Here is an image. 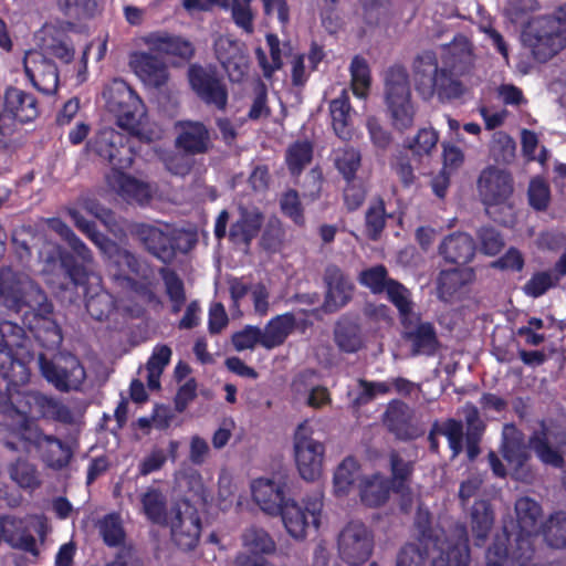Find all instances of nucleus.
Instances as JSON below:
<instances>
[{
  "mask_svg": "<svg viewBox=\"0 0 566 566\" xmlns=\"http://www.w3.org/2000/svg\"><path fill=\"white\" fill-rule=\"evenodd\" d=\"M280 206L284 216L291 218L298 226L304 224V210L296 190L289 189L284 192L280 200Z\"/></svg>",
  "mask_w": 566,
  "mask_h": 566,
  "instance_id": "338daca9",
  "label": "nucleus"
},
{
  "mask_svg": "<svg viewBox=\"0 0 566 566\" xmlns=\"http://www.w3.org/2000/svg\"><path fill=\"white\" fill-rule=\"evenodd\" d=\"M263 214L258 209H240L239 218L230 226L229 241L234 245L250 247L262 228Z\"/></svg>",
  "mask_w": 566,
  "mask_h": 566,
  "instance_id": "c756f323",
  "label": "nucleus"
},
{
  "mask_svg": "<svg viewBox=\"0 0 566 566\" xmlns=\"http://www.w3.org/2000/svg\"><path fill=\"white\" fill-rule=\"evenodd\" d=\"M158 273L164 282L166 294L171 302L172 313H179L187 300L184 281L175 270L168 266L159 268Z\"/></svg>",
  "mask_w": 566,
  "mask_h": 566,
  "instance_id": "09e8293b",
  "label": "nucleus"
},
{
  "mask_svg": "<svg viewBox=\"0 0 566 566\" xmlns=\"http://www.w3.org/2000/svg\"><path fill=\"white\" fill-rule=\"evenodd\" d=\"M544 542L554 549H566V512L552 513L539 526Z\"/></svg>",
  "mask_w": 566,
  "mask_h": 566,
  "instance_id": "79ce46f5",
  "label": "nucleus"
},
{
  "mask_svg": "<svg viewBox=\"0 0 566 566\" xmlns=\"http://www.w3.org/2000/svg\"><path fill=\"white\" fill-rule=\"evenodd\" d=\"M478 191L484 206L506 205L514 191L512 175L499 167H485L478 179Z\"/></svg>",
  "mask_w": 566,
  "mask_h": 566,
  "instance_id": "a211bd4d",
  "label": "nucleus"
},
{
  "mask_svg": "<svg viewBox=\"0 0 566 566\" xmlns=\"http://www.w3.org/2000/svg\"><path fill=\"white\" fill-rule=\"evenodd\" d=\"M388 300L397 307L401 316H407L412 311L410 293L399 281L391 279L386 286Z\"/></svg>",
  "mask_w": 566,
  "mask_h": 566,
  "instance_id": "680f3d73",
  "label": "nucleus"
},
{
  "mask_svg": "<svg viewBox=\"0 0 566 566\" xmlns=\"http://www.w3.org/2000/svg\"><path fill=\"white\" fill-rule=\"evenodd\" d=\"M451 69L441 67L440 72L436 74L432 81V87L424 91L421 97L426 101L437 96L441 103H450L454 99L462 97L464 94L463 83L453 76L452 70L455 67L454 63H451Z\"/></svg>",
  "mask_w": 566,
  "mask_h": 566,
  "instance_id": "473e14b6",
  "label": "nucleus"
},
{
  "mask_svg": "<svg viewBox=\"0 0 566 566\" xmlns=\"http://www.w3.org/2000/svg\"><path fill=\"white\" fill-rule=\"evenodd\" d=\"M522 36L537 62L545 63L554 57L566 46V3L556 15L532 20Z\"/></svg>",
  "mask_w": 566,
  "mask_h": 566,
  "instance_id": "7ed1b4c3",
  "label": "nucleus"
},
{
  "mask_svg": "<svg viewBox=\"0 0 566 566\" xmlns=\"http://www.w3.org/2000/svg\"><path fill=\"white\" fill-rule=\"evenodd\" d=\"M27 77L33 87L45 95H52L59 87V70L55 62L39 51L27 52L23 60Z\"/></svg>",
  "mask_w": 566,
  "mask_h": 566,
  "instance_id": "aec40b11",
  "label": "nucleus"
},
{
  "mask_svg": "<svg viewBox=\"0 0 566 566\" xmlns=\"http://www.w3.org/2000/svg\"><path fill=\"white\" fill-rule=\"evenodd\" d=\"M313 159V146L307 140L293 143L286 151V164L293 176L302 174Z\"/></svg>",
  "mask_w": 566,
  "mask_h": 566,
  "instance_id": "603ef678",
  "label": "nucleus"
},
{
  "mask_svg": "<svg viewBox=\"0 0 566 566\" xmlns=\"http://www.w3.org/2000/svg\"><path fill=\"white\" fill-rule=\"evenodd\" d=\"M170 535L182 552L193 551L200 541L202 523L198 509L187 499L177 501L170 510Z\"/></svg>",
  "mask_w": 566,
  "mask_h": 566,
  "instance_id": "1a4fd4ad",
  "label": "nucleus"
},
{
  "mask_svg": "<svg viewBox=\"0 0 566 566\" xmlns=\"http://www.w3.org/2000/svg\"><path fill=\"white\" fill-rule=\"evenodd\" d=\"M405 327V339L411 344L412 355L433 356L438 352L440 342L433 323L419 319L415 326Z\"/></svg>",
  "mask_w": 566,
  "mask_h": 566,
  "instance_id": "7c9ffc66",
  "label": "nucleus"
},
{
  "mask_svg": "<svg viewBox=\"0 0 566 566\" xmlns=\"http://www.w3.org/2000/svg\"><path fill=\"white\" fill-rule=\"evenodd\" d=\"M187 81L190 90L206 106L224 112L229 103V91L216 66L200 63L189 64Z\"/></svg>",
  "mask_w": 566,
  "mask_h": 566,
  "instance_id": "6e6552de",
  "label": "nucleus"
},
{
  "mask_svg": "<svg viewBox=\"0 0 566 566\" xmlns=\"http://www.w3.org/2000/svg\"><path fill=\"white\" fill-rule=\"evenodd\" d=\"M10 478L21 488L34 490L41 485L36 467L25 459H18L9 467Z\"/></svg>",
  "mask_w": 566,
  "mask_h": 566,
  "instance_id": "864d4df0",
  "label": "nucleus"
},
{
  "mask_svg": "<svg viewBox=\"0 0 566 566\" xmlns=\"http://www.w3.org/2000/svg\"><path fill=\"white\" fill-rule=\"evenodd\" d=\"M375 547L374 532L360 521L348 522L337 537L339 558L349 566L369 560Z\"/></svg>",
  "mask_w": 566,
  "mask_h": 566,
  "instance_id": "9d476101",
  "label": "nucleus"
},
{
  "mask_svg": "<svg viewBox=\"0 0 566 566\" xmlns=\"http://www.w3.org/2000/svg\"><path fill=\"white\" fill-rule=\"evenodd\" d=\"M92 150L112 167V171L130 168L135 158L132 138L114 129L99 133L92 143Z\"/></svg>",
  "mask_w": 566,
  "mask_h": 566,
  "instance_id": "dca6fc26",
  "label": "nucleus"
},
{
  "mask_svg": "<svg viewBox=\"0 0 566 566\" xmlns=\"http://www.w3.org/2000/svg\"><path fill=\"white\" fill-rule=\"evenodd\" d=\"M511 429V434L504 432L502 443V455L513 465L515 470L522 469L531 459V450L534 451L538 460L555 469H562L565 459L562 452L554 448L548 439V428L545 422H541V429L535 430L528 438V442H524L523 433L517 431L514 426L506 427Z\"/></svg>",
  "mask_w": 566,
  "mask_h": 566,
  "instance_id": "f03ea898",
  "label": "nucleus"
},
{
  "mask_svg": "<svg viewBox=\"0 0 566 566\" xmlns=\"http://www.w3.org/2000/svg\"><path fill=\"white\" fill-rule=\"evenodd\" d=\"M2 129L10 139L20 125L33 122L40 114L36 97L18 87L9 86L3 95Z\"/></svg>",
  "mask_w": 566,
  "mask_h": 566,
  "instance_id": "2eb2a0df",
  "label": "nucleus"
},
{
  "mask_svg": "<svg viewBox=\"0 0 566 566\" xmlns=\"http://www.w3.org/2000/svg\"><path fill=\"white\" fill-rule=\"evenodd\" d=\"M536 535L518 531L515 545L510 552L507 547L510 536L504 528L502 534L494 536L492 545L486 551V566H527L535 553L534 537Z\"/></svg>",
  "mask_w": 566,
  "mask_h": 566,
  "instance_id": "9b49d317",
  "label": "nucleus"
},
{
  "mask_svg": "<svg viewBox=\"0 0 566 566\" xmlns=\"http://www.w3.org/2000/svg\"><path fill=\"white\" fill-rule=\"evenodd\" d=\"M140 503L143 512L149 522L158 525L168 524L167 501L161 491L149 488L142 494Z\"/></svg>",
  "mask_w": 566,
  "mask_h": 566,
  "instance_id": "49530a36",
  "label": "nucleus"
},
{
  "mask_svg": "<svg viewBox=\"0 0 566 566\" xmlns=\"http://www.w3.org/2000/svg\"><path fill=\"white\" fill-rule=\"evenodd\" d=\"M295 327L296 318L291 312L272 317L261 329L262 347L270 350L283 345Z\"/></svg>",
  "mask_w": 566,
  "mask_h": 566,
  "instance_id": "c9c22d12",
  "label": "nucleus"
},
{
  "mask_svg": "<svg viewBox=\"0 0 566 566\" xmlns=\"http://www.w3.org/2000/svg\"><path fill=\"white\" fill-rule=\"evenodd\" d=\"M390 280L391 277L384 264L367 268L358 274L359 284L375 295L384 293Z\"/></svg>",
  "mask_w": 566,
  "mask_h": 566,
  "instance_id": "6e6d98bb",
  "label": "nucleus"
},
{
  "mask_svg": "<svg viewBox=\"0 0 566 566\" xmlns=\"http://www.w3.org/2000/svg\"><path fill=\"white\" fill-rule=\"evenodd\" d=\"M27 277L11 266H0V306L13 313L33 307L27 300Z\"/></svg>",
  "mask_w": 566,
  "mask_h": 566,
  "instance_id": "393cba45",
  "label": "nucleus"
},
{
  "mask_svg": "<svg viewBox=\"0 0 566 566\" xmlns=\"http://www.w3.org/2000/svg\"><path fill=\"white\" fill-rule=\"evenodd\" d=\"M334 340L342 352L357 353L364 344L360 325L349 317H342L335 325Z\"/></svg>",
  "mask_w": 566,
  "mask_h": 566,
  "instance_id": "a19ab883",
  "label": "nucleus"
},
{
  "mask_svg": "<svg viewBox=\"0 0 566 566\" xmlns=\"http://www.w3.org/2000/svg\"><path fill=\"white\" fill-rule=\"evenodd\" d=\"M323 280L326 285L323 304L325 312H337L350 302L355 286L338 265L328 264L325 268Z\"/></svg>",
  "mask_w": 566,
  "mask_h": 566,
  "instance_id": "b1692460",
  "label": "nucleus"
},
{
  "mask_svg": "<svg viewBox=\"0 0 566 566\" xmlns=\"http://www.w3.org/2000/svg\"><path fill=\"white\" fill-rule=\"evenodd\" d=\"M242 543L248 554L240 557L242 566H271L264 555L275 552V542L262 527H248L242 534Z\"/></svg>",
  "mask_w": 566,
  "mask_h": 566,
  "instance_id": "bb28decb",
  "label": "nucleus"
},
{
  "mask_svg": "<svg viewBox=\"0 0 566 566\" xmlns=\"http://www.w3.org/2000/svg\"><path fill=\"white\" fill-rule=\"evenodd\" d=\"M392 491L389 479L380 473H375L361 481L359 485V495L361 502L368 507H379L384 505Z\"/></svg>",
  "mask_w": 566,
  "mask_h": 566,
  "instance_id": "58836bf2",
  "label": "nucleus"
},
{
  "mask_svg": "<svg viewBox=\"0 0 566 566\" xmlns=\"http://www.w3.org/2000/svg\"><path fill=\"white\" fill-rule=\"evenodd\" d=\"M438 57L434 51L424 50L417 54L412 62L415 86L421 96L424 91L432 87V81L436 74L440 72Z\"/></svg>",
  "mask_w": 566,
  "mask_h": 566,
  "instance_id": "e433bc0d",
  "label": "nucleus"
},
{
  "mask_svg": "<svg viewBox=\"0 0 566 566\" xmlns=\"http://www.w3.org/2000/svg\"><path fill=\"white\" fill-rule=\"evenodd\" d=\"M85 308L92 318L102 322L116 310V301L111 293L102 290L86 300Z\"/></svg>",
  "mask_w": 566,
  "mask_h": 566,
  "instance_id": "5fc2aeb1",
  "label": "nucleus"
},
{
  "mask_svg": "<svg viewBox=\"0 0 566 566\" xmlns=\"http://www.w3.org/2000/svg\"><path fill=\"white\" fill-rule=\"evenodd\" d=\"M133 234L144 249L164 264H170L177 255L175 238L164 230L147 223H138Z\"/></svg>",
  "mask_w": 566,
  "mask_h": 566,
  "instance_id": "412c9836",
  "label": "nucleus"
},
{
  "mask_svg": "<svg viewBox=\"0 0 566 566\" xmlns=\"http://www.w3.org/2000/svg\"><path fill=\"white\" fill-rule=\"evenodd\" d=\"M140 41L151 52L172 59L174 66L191 64L196 55V46L189 39L166 30L148 32Z\"/></svg>",
  "mask_w": 566,
  "mask_h": 566,
  "instance_id": "f3484780",
  "label": "nucleus"
},
{
  "mask_svg": "<svg viewBox=\"0 0 566 566\" xmlns=\"http://www.w3.org/2000/svg\"><path fill=\"white\" fill-rule=\"evenodd\" d=\"M389 462L391 473L389 482L392 486V492L402 495L410 493L409 482L415 470L413 462L402 459L397 451L390 452Z\"/></svg>",
  "mask_w": 566,
  "mask_h": 566,
  "instance_id": "a18cd8bd",
  "label": "nucleus"
},
{
  "mask_svg": "<svg viewBox=\"0 0 566 566\" xmlns=\"http://www.w3.org/2000/svg\"><path fill=\"white\" fill-rule=\"evenodd\" d=\"M439 142V134L432 127L420 128L412 142L409 144V148L417 156L429 155L432 149L436 148Z\"/></svg>",
  "mask_w": 566,
  "mask_h": 566,
  "instance_id": "774afa93",
  "label": "nucleus"
},
{
  "mask_svg": "<svg viewBox=\"0 0 566 566\" xmlns=\"http://www.w3.org/2000/svg\"><path fill=\"white\" fill-rule=\"evenodd\" d=\"M106 182L109 188L126 200L144 203L148 202L151 198L148 184L127 175L124 170L111 171L106 176Z\"/></svg>",
  "mask_w": 566,
  "mask_h": 566,
  "instance_id": "2f4dec72",
  "label": "nucleus"
},
{
  "mask_svg": "<svg viewBox=\"0 0 566 566\" xmlns=\"http://www.w3.org/2000/svg\"><path fill=\"white\" fill-rule=\"evenodd\" d=\"M516 523L518 531L528 534H539L538 521L542 516V506L535 500L524 496L515 502Z\"/></svg>",
  "mask_w": 566,
  "mask_h": 566,
  "instance_id": "37998d69",
  "label": "nucleus"
},
{
  "mask_svg": "<svg viewBox=\"0 0 566 566\" xmlns=\"http://www.w3.org/2000/svg\"><path fill=\"white\" fill-rule=\"evenodd\" d=\"M177 136L175 147L187 156L208 154L212 147L210 128L201 120L182 119L175 125Z\"/></svg>",
  "mask_w": 566,
  "mask_h": 566,
  "instance_id": "6ab92c4d",
  "label": "nucleus"
},
{
  "mask_svg": "<svg viewBox=\"0 0 566 566\" xmlns=\"http://www.w3.org/2000/svg\"><path fill=\"white\" fill-rule=\"evenodd\" d=\"M123 97L126 96L127 102L129 104L124 105V101L118 103V118L117 124L123 129L127 130L132 136H137L140 134V117L143 115L142 111L144 107L142 98L130 88H126V91L122 94Z\"/></svg>",
  "mask_w": 566,
  "mask_h": 566,
  "instance_id": "4c0bfd02",
  "label": "nucleus"
},
{
  "mask_svg": "<svg viewBox=\"0 0 566 566\" xmlns=\"http://www.w3.org/2000/svg\"><path fill=\"white\" fill-rule=\"evenodd\" d=\"M415 528L417 538L426 551H437L439 556L432 559V566H453L450 552L462 541L460 528L465 531V544L469 546L468 528L464 524L457 523L447 534L443 528L433 525L432 514L427 507L419 506L415 515Z\"/></svg>",
  "mask_w": 566,
  "mask_h": 566,
  "instance_id": "39448f33",
  "label": "nucleus"
},
{
  "mask_svg": "<svg viewBox=\"0 0 566 566\" xmlns=\"http://www.w3.org/2000/svg\"><path fill=\"white\" fill-rule=\"evenodd\" d=\"M530 206L536 211H545L551 201V189L541 178L531 180L527 189Z\"/></svg>",
  "mask_w": 566,
  "mask_h": 566,
  "instance_id": "e2e57ef3",
  "label": "nucleus"
},
{
  "mask_svg": "<svg viewBox=\"0 0 566 566\" xmlns=\"http://www.w3.org/2000/svg\"><path fill=\"white\" fill-rule=\"evenodd\" d=\"M9 436L3 441L10 451L30 452L34 449L41 461L50 469L61 471L69 467L74 452L70 444L53 434L44 433L40 427L24 413L8 424Z\"/></svg>",
  "mask_w": 566,
  "mask_h": 566,
  "instance_id": "f257e3e1",
  "label": "nucleus"
},
{
  "mask_svg": "<svg viewBox=\"0 0 566 566\" xmlns=\"http://www.w3.org/2000/svg\"><path fill=\"white\" fill-rule=\"evenodd\" d=\"M156 52L135 51L129 55V66L147 86L160 88L169 80V69L164 57Z\"/></svg>",
  "mask_w": 566,
  "mask_h": 566,
  "instance_id": "4be33fe9",
  "label": "nucleus"
},
{
  "mask_svg": "<svg viewBox=\"0 0 566 566\" xmlns=\"http://www.w3.org/2000/svg\"><path fill=\"white\" fill-rule=\"evenodd\" d=\"M266 42L270 49L271 62L268 61L265 53L262 49L256 50V57L260 66L263 70L265 77L271 76L276 70H280L283 65L281 57L280 41L275 34H268Z\"/></svg>",
  "mask_w": 566,
  "mask_h": 566,
  "instance_id": "052dcab7",
  "label": "nucleus"
},
{
  "mask_svg": "<svg viewBox=\"0 0 566 566\" xmlns=\"http://www.w3.org/2000/svg\"><path fill=\"white\" fill-rule=\"evenodd\" d=\"M214 54L231 82L240 83L245 78L250 61L242 43L228 36H220L214 42Z\"/></svg>",
  "mask_w": 566,
  "mask_h": 566,
  "instance_id": "5701e85b",
  "label": "nucleus"
},
{
  "mask_svg": "<svg viewBox=\"0 0 566 566\" xmlns=\"http://www.w3.org/2000/svg\"><path fill=\"white\" fill-rule=\"evenodd\" d=\"M475 272L472 268L441 270L437 276V292L440 300L448 302L461 290L472 283Z\"/></svg>",
  "mask_w": 566,
  "mask_h": 566,
  "instance_id": "f704fd0d",
  "label": "nucleus"
},
{
  "mask_svg": "<svg viewBox=\"0 0 566 566\" xmlns=\"http://www.w3.org/2000/svg\"><path fill=\"white\" fill-rule=\"evenodd\" d=\"M54 222L56 223L54 229L71 248V251L62 248L57 249L61 270L75 286L86 285L90 276V265L93 263L91 250L66 223L61 220H54Z\"/></svg>",
  "mask_w": 566,
  "mask_h": 566,
  "instance_id": "423d86ee",
  "label": "nucleus"
},
{
  "mask_svg": "<svg viewBox=\"0 0 566 566\" xmlns=\"http://www.w3.org/2000/svg\"><path fill=\"white\" fill-rule=\"evenodd\" d=\"M34 290L38 295L36 307H31L32 312L24 314L23 323L43 348L56 349L63 342V334L52 317L53 304L39 286H35Z\"/></svg>",
  "mask_w": 566,
  "mask_h": 566,
  "instance_id": "f8f14e48",
  "label": "nucleus"
},
{
  "mask_svg": "<svg viewBox=\"0 0 566 566\" xmlns=\"http://www.w3.org/2000/svg\"><path fill=\"white\" fill-rule=\"evenodd\" d=\"M480 250L485 255H496L504 247L502 234L493 227H482L478 231Z\"/></svg>",
  "mask_w": 566,
  "mask_h": 566,
  "instance_id": "69168bd1",
  "label": "nucleus"
},
{
  "mask_svg": "<svg viewBox=\"0 0 566 566\" xmlns=\"http://www.w3.org/2000/svg\"><path fill=\"white\" fill-rule=\"evenodd\" d=\"M441 427V434L448 439L452 458H457L463 451V424L460 420L449 418Z\"/></svg>",
  "mask_w": 566,
  "mask_h": 566,
  "instance_id": "0e129e2a",
  "label": "nucleus"
},
{
  "mask_svg": "<svg viewBox=\"0 0 566 566\" xmlns=\"http://www.w3.org/2000/svg\"><path fill=\"white\" fill-rule=\"evenodd\" d=\"M313 430L306 421L297 426L294 433V455L297 470L306 481H316L323 473L325 446L312 437Z\"/></svg>",
  "mask_w": 566,
  "mask_h": 566,
  "instance_id": "ddd939ff",
  "label": "nucleus"
},
{
  "mask_svg": "<svg viewBox=\"0 0 566 566\" xmlns=\"http://www.w3.org/2000/svg\"><path fill=\"white\" fill-rule=\"evenodd\" d=\"M352 90L357 97H366L370 87V70L366 60L359 55L350 62Z\"/></svg>",
  "mask_w": 566,
  "mask_h": 566,
  "instance_id": "4d7b16f0",
  "label": "nucleus"
},
{
  "mask_svg": "<svg viewBox=\"0 0 566 566\" xmlns=\"http://www.w3.org/2000/svg\"><path fill=\"white\" fill-rule=\"evenodd\" d=\"M323 497L321 491H314L303 499L302 504L291 497L283 504L277 515L282 517V522L292 537L303 539L306 537L308 528L314 531L319 528Z\"/></svg>",
  "mask_w": 566,
  "mask_h": 566,
  "instance_id": "0eeeda50",
  "label": "nucleus"
},
{
  "mask_svg": "<svg viewBox=\"0 0 566 566\" xmlns=\"http://www.w3.org/2000/svg\"><path fill=\"white\" fill-rule=\"evenodd\" d=\"M39 367L43 378L62 392L80 390L86 371L80 359L74 355L61 356L56 360L39 355Z\"/></svg>",
  "mask_w": 566,
  "mask_h": 566,
  "instance_id": "4468645a",
  "label": "nucleus"
},
{
  "mask_svg": "<svg viewBox=\"0 0 566 566\" xmlns=\"http://www.w3.org/2000/svg\"><path fill=\"white\" fill-rule=\"evenodd\" d=\"M385 104L395 129L405 132L413 125L416 106L411 98L409 74L403 65H392L385 73Z\"/></svg>",
  "mask_w": 566,
  "mask_h": 566,
  "instance_id": "20e7f679",
  "label": "nucleus"
},
{
  "mask_svg": "<svg viewBox=\"0 0 566 566\" xmlns=\"http://www.w3.org/2000/svg\"><path fill=\"white\" fill-rule=\"evenodd\" d=\"M469 521L474 545L483 547L489 539L495 521V514L490 501H474L470 510Z\"/></svg>",
  "mask_w": 566,
  "mask_h": 566,
  "instance_id": "72a5a7b5",
  "label": "nucleus"
},
{
  "mask_svg": "<svg viewBox=\"0 0 566 566\" xmlns=\"http://www.w3.org/2000/svg\"><path fill=\"white\" fill-rule=\"evenodd\" d=\"M413 418V410L406 402L392 400L385 411L384 423L397 440L411 441L423 433Z\"/></svg>",
  "mask_w": 566,
  "mask_h": 566,
  "instance_id": "a878e982",
  "label": "nucleus"
},
{
  "mask_svg": "<svg viewBox=\"0 0 566 566\" xmlns=\"http://www.w3.org/2000/svg\"><path fill=\"white\" fill-rule=\"evenodd\" d=\"M475 250L473 238L461 231L444 237L438 248L439 254L446 262L458 265L470 263L475 255Z\"/></svg>",
  "mask_w": 566,
  "mask_h": 566,
  "instance_id": "c85d7f7f",
  "label": "nucleus"
},
{
  "mask_svg": "<svg viewBox=\"0 0 566 566\" xmlns=\"http://www.w3.org/2000/svg\"><path fill=\"white\" fill-rule=\"evenodd\" d=\"M356 461L353 458L344 459L334 472L333 483L337 495H345L349 492L356 480Z\"/></svg>",
  "mask_w": 566,
  "mask_h": 566,
  "instance_id": "13d9d810",
  "label": "nucleus"
},
{
  "mask_svg": "<svg viewBox=\"0 0 566 566\" xmlns=\"http://www.w3.org/2000/svg\"><path fill=\"white\" fill-rule=\"evenodd\" d=\"M360 161V153L353 147L338 151L335 157V166L347 182L356 179Z\"/></svg>",
  "mask_w": 566,
  "mask_h": 566,
  "instance_id": "bf43d9fd",
  "label": "nucleus"
},
{
  "mask_svg": "<svg viewBox=\"0 0 566 566\" xmlns=\"http://www.w3.org/2000/svg\"><path fill=\"white\" fill-rule=\"evenodd\" d=\"M332 124L335 134L343 140H349L353 137L352 105L348 94L343 91L342 94L329 104Z\"/></svg>",
  "mask_w": 566,
  "mask_h": 566,
  "instance_id": "ea45409f",
  "label": "nucleus"
},
{
  "mask_svg": "<svg viewBox=\"0 0 566 566\" xmlns=\"http://www.w3.org/2000/svg\"><path fill=\"white\" fill-rule=\"evenodd\" d=\"M251 492L254 502L260 509L270 514L277 515L283 504L289 500L286 496V483L276 482L272 479L259 478L251 484Z\"/></svg>",
  "mask_w": 566,
  "mask_h": 566,
  "instance_id": "cd10ccee",
  "label": "nucleus"
},
{
  "mask_svg": "<svg viewBox=\"0 0 566 566\" xmlns=\"http://www.w3.org/2000/svg\"><path fill=\"white\" fill-rule=\"evenodd\" d=\"M60 12L74 21L90 20L98 10V0H56Z\"/></svg>",
  "mask_w": 566,
  "mask_h": 566,
  "instance_id": "3c124183",
  "label": "nucleus"
},
{
  "mask_svg": "<svg viewBox=\"0 0 566 566\" xmlns=\"http://www.w3.org/2000/svg\"><path fill=\"white\" fill-rule=\"evenodd\" d=\"M388 218L391 214L387 213L384 199H373L365 213V232L370 240L377 241L381 237Z\"/></svg>",
  "mask_w": 566,
  "mask_h": 566,
  "instance_id": "de8ad7c7",
  "label": "nucleus"
},
{
  "mask_svg": "<svg viewBox=\"0 0 566 566\" xmlns=\"http://www.w3.org/2000/svg\"><path fill=\"white\" fill-rule=\"evenodd\" d=\"M99 534L108 547H118L125 543L126 532L118 513H108L99 521Z\"/></svg>",
  "mask_w": 566,
  "mask_h": 566,
  "instance_id": "8fccbe9b",
  "label": "nucleus"
},
{
  "mask_svg": "<svg viewBox=\"0 0 566 566\" xmlns=\"http://www.w3.org/2000/svg\"><path fill=\"white\" fill-rule=\"evenodd\" d=\"M111 247V250L104 258L108 266L116 269L115 275L123 276L126 273L139 275L142 271L140 259L134 252L120 247L118 243Z\"/></svg>",
  "mask_w": 566,
  "mask_h": 566,
  "instance_id": "c03bdc74",
  "label": "nucleus"
}]
</instances>
